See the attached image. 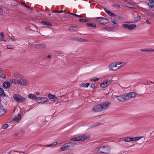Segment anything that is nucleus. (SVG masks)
I'll return each instance as SVG.
<instances>
[{"label":"nucleus","instance_id":"obj_1","mask_svg":"<svg viewBox=\"0 0 154 154\" xmlns=\"http://www.w3.org/2000/svg\"><path fill=\"white\" fill-rule=\"evenodd\" d=\"M110 151V148L108 146H102L94 150V151L97 152L106 154L109 153Z\"/></svg>","mask_w":154,"mask_h":154},{"label":"nucleus","instance_id":"obj_2","mask_svg":"<svg viewBox=\"0 0 154 154\" xmlns=\"http://www.w3.org/2000/svg\"><path fill=\"white\" fill-rule=\"evenodd\" d=\"M89 137L90 136L88 135H84L76 137L71 138H70V140L73 141H83L89 138Z\"/></svg>","mask_w":154,"mask_h":154},{"label":"nucleus","instance_id":"obj_3","mask_svg":"<svg viewBox=\"0 0 154 154\" xmlns=\"http://www.w3.org/2000/svg\"><path fill=\"white\" fill-rule=\"evenodd\" d=\"M13 97L17 102L19 103H23L26 100L25 97L17 94H14L13 96Z\"/></svg>","mask_w":154,"mask_h":154},{"label":"nucleus","instance_id":"obj_4","mask_svg":"<svg viewBox=\"0 0 154 154\" xmlns=\"http://www.w3.org/2000/svg\"><path fill=\"white\" fill-rule=\"evenodd\" d=\"M136 96V94L134 92H131L125 94V97L126 101L133 98Z\"/></svg>","mask_w":154,"mask_h":154},{"label":"nucleus","instance_id":"obj_5","mask_svg":"<svg viewBox=\"0 0 154 154\" xmlns=\"http://www.w3.org/2000/svg\"><path fill=\"white\" fill-rule=\"evenodd\" d=\"M123 27L125 28H126L129 30H132L136 27V25L135 24H128L126 23L122 25Z\"/></svg>","mask_w":154,"mask_h":154},{"label":"nucleus","instance_id":"obj_6","mask_svg":"<svg viewBox=\"0 0 154 154\" xmlns=\"http://www.w3.org/2000/svg\"><path fill=\"white\" fill-rule=\"evenodd\" d=\"M72 145V142H69V143H66L62 145L60 147V149L62 151L68 150L69 149L70 145Z\"/></svg>","mask_w":154,"mask_h":154},{"label":"nucleus","instance_id":"obj_7","mask_svg":"<svg viewBox=\"0 0 154 154\" xmlns=\"http://www.w3.org/2000/svg\"><path fill=\"white\" fill-rule=\"evenodd\" d=\"M94 18L96 20L101 19L99 22L102 24L105 25L108 23L109 22V20L106 18H103L102 17H97Z\"/></svg>","mask_w":154,"mask_h":154},{"label":"nucleus","instance_id":"obj_8","mask_svg":"<svg viewBox=\"0 0 154 154\" xmlns=\"http://www.w3.org/2000/svg\"><path fill=\"white\" fill-rule=\"evenodd\" d=\"M117 62H115L110 64L108 66V68L110 71H116L117 70Z\"/></svg>","mask_w":154,"mask_h":154},{"label":"nucleus","instance_id":"obj_9","mask_svg":"<svg viewBox=\"0 0 154 154\" xmlns=\"http://www.w3.org/2000/svg\"><path fill=\"white\" fill-rule=\"evenodd\" d=\"M110 104V102L109 101L105 102L100 104V105L102 111H104L107 109Z\"/></svg>","mask_w":154,"mask_h":154},{"label":"nucleus","instance_id":"obj_10","mask_svg":"<svg viewBox=\"0 0 154 154\" xmlns=\"http://www.w3.org/2000/svg\"><path fill=\"white\" fill-rule=\"evenodd\" d=\"M29 85V81L26 79L23 78L20 79V85L25 86H28Z\"/></svg>","mask_w":154,"mask_h":154},{"label":"nucleus","instance_id":"obj_11","mask_svg":"<svg viewBox=\"0 0 154 154\" xmlns=\"http://www.w3.org/2000/svg\"><path fill=\"white\" fill-rule=\"evenodd\" d=\"M48 101V99L45 97H39L37 98L36 101L39 103H44Z\"/></svg>","mask_w":154,"mask_h":154},{"label":"nucleus","instance_id":"obj_12","mask_svg":"<svg viewBox=\"0 0 154 154\" xmlns=\"http://www.w3.org/2000/svg\"><path fill=\"white\" fill-rule=\"evenodd\" d=\"M111 83V80L109 79H108L103 82V83H101L100 85V86L102 88H105L109 85Z\"/></svg>","mask_w":154,"mask_h":154},{"label":"nucleus","instance_id":"obj_13","mask_svg":"<svg viewBox=\"0 0 154 154\" xmlns=\"http://www.w3.org/2000/svg\"><path fill=\"white\" fill-rule=\"evenodd\" d=\"M93 110L95 112H100L102 111L100 104L94 106L93 108Z\"/></svg>","mask_w":154,"mask_h":154},{"label":"nucleus","instance_id":"obj_14","mask_svg":"<svg viewBox=\"0 0 154 154\" xmlns=\"http://www.w3.org/2000/svg\"><path fill=\"white\" fill-rule=\"evenodd\" d=\"M78 29V27L77 25H71L69 27V29L71 31H75Z\"/></svg>","mask_w":154,"mask_h":154},{"label":"nucleus","instance_id":"obj_15","mask_svg":"<svg viewBox=\"0 0 154 154\" xmlns=\"http://www.w3.org/2000/svg\"><path fill=\"white\" fill-rule=\"evenodd\" d=\"M140 19V16L137 15V17H134V20L131 21H129L127 22V23H135L139 21Z\"/></svg>","mask_w":154,"mask_h":154},{"label":"nucleus","instance_id":"obj_16","mask_svg":"<svg viewBox=\"0 0 154 154\" xmlns=\"http://www.w3.org/2000/svg\"><path fill=\"white\" fill-rule=\"evenodd\" d=\"M13 121L17 122H19L21 119V115L19 114L15 116L13 118Z\"/></svg>","mask_w":154,"mask_h":154},{"label":"nucleus","instance_id":"obj_17","mask_svg":"<svg viewBox=\"0 0 154 154\" xmlns=\"http://www.w3.org/2000/svg\"><path fill=\"white\" fill-rule=\"evenodd\" d=\"M48 97L50 99L54 102H57L58 101V99L53 95L49 94L48 95Z\"/></svg>","mask_w":154,"mask_h":154},{"label":"nucleus","instance_id":"obj_18","mask_svg":"<svg viewBox=\"0 0 154 154\" xmlns=\"http://www.w3.org/2000/svg\"><path fill=\"white\" fill-rule=\"evenodd\" d=\"M11 82H5L3 83V87L5 88H7L10 87Z\"/></svg>","mask_w":154,"mask_h":154},{"label":"nucleus","instance_id":"obj_19","mask_svg":"<svg viewBox=\"0 0 154 154\" xmlns=\"http://www.w3.org/2000/svg\"><path fill=\"white\" fill-rule=\"evenodd\" d=\"M116 97L120 101H126L125 97V94L122 96H116Z\"/></svg>","mask_w":154,"mask_h":154},{"label":"nucleus","instance_id":"obj_20","mask_svg":"<svg viewBox=\"0 0 154 154\" xmlns=\"http://www.w3.org/2000/svg\"><path fill=\"white\" fill-rule=\"evenodd\" d=\"M104 10L105 12L107 14L109 15L110 16H112V17H115L116 16V15L115 14L112 13L111 11H109L106 8H104Z\"/></svg>","mask_w":154,"mask_h":154},{"label":"nucleus","instance_id":"obj_21","mask_svg":"<svg viewBox=\"0 0 154 154\" xmlns=\"http://www.w3.org/2000/svg\"><path fill=\"white\" fill-rule=\"evenodd\" d=\"M148 5L151 8L154 7V0H149L147 3Z\"/></svg>","mask_w":154,"mask_h":154},{"label":"nucleus","instance_id":"obj_22","mask_svg":"<svg viewBox=\"0 0 154 154\" xmlns=\"http://www.w3.org/2000/svg\"><path fill=\"white\" fill-rule=\"evenodd\" d=\"M35 47L37 48H43L45 47V45L44 44H38L35 45Z\"/></svg>","mask_w":154,"mask_h":154},{"label":"nucleus","instance_id":"obj_23","mask_svg":"<svg viewBox=\"0 0 154 154\" xmlns=\"http://www.w3.org/2000/svg\"><path fill=\"white\" fill-rule=\"evenodd\" d=\"M117 68L118 70L119 69L121 68L124 64L125 63L124 62H117Z\"/></svg>","mask_w":154,"mask_h":154},{"label":"nucleus","instance_id":"obj_24","mask_svg":"<svg viewBox=\"0 0 154 154\" xmlns=\"http://www.w3.org/2000/svg\"><path fill=\"white\" fill-rule=\"evenodd\" d=\"M133 138L130 137H126L124 139V141L125 142H129L133 141Z\"/></svg>","mask_w":154,"mask_h":154},{"label":"nucleus","instance_id":"obj_25","mask_svg":"<svg viewBox=\"0 0 154 154\" xmlns=\"http://www.w3.org/2000/svg\"><path fill=\"white\" fill-rule=\"evenodd\" d=\"M28 97L32 100H35L37 99L35 95L34 94H31L28 95Z\"/></svg>","mask_w":154,"mask_h":154},{"label":"nucleus","instance_id":"obj_26","mask_svg":"<svg viewBox=\"0 0 154 154\" xmlns=\"http://www.w3.org/2000/svg\"><path fill=\"white\" fill-rule=\"evenodd\" d=\"M14 75L15 77L17 78H20V79L23 78V76L19 74L17 72H15Z\"/></svg>","mask_w":154,"mask_h":154},{"label":"nucleus","instance_id":"obj_27","mask_svg":"<svg viewBox=\"0 0 154 154\" xmlns=\"http://www.w3.org/2000/svg\"><path fill=\"white\" fill-rule=\"evenodd\" d=\"M5 110L3 107L0 109V116L3 115L5 112Z\"/></svg>","mask_w":154,"mask_h":154},{"label":"nucleus","instance_id":"obj_28","mask_svg":"<svg viewBox=\"0 0 154 154\" xmlns=\"http://www.w3.org/2000/svg\"><path fill=\"white\" fill-rule=\"evenodd\" d=\"M90 84L89 83H82L80 85L81 87L87 88L89 86Z\"/></svg>","mask_w":154,"mask_h":154},{"label":"nucleus","instance_id":"obj_29","mask_svg":"<svg viewBox=\"0 0 154 154\" xmlns=\"http://www.w3.org/2000/svg\"><path fill=\"white\" fill-rule=\"evenodd\" d=\"M12 82L15 84L20 85V79L19 80L14 79L12 80Z\"/></svg>","mask_w":154,"mask_h":154},{"label":"nucleus","instance_id":"obj_30","mask_svg":"<svg viewBox=\"0 0 154 154\" xmlns=\"http://www.w3.org/2000/svg\"><path fill=\"white\" fill-rule=\"evenodd\" d=\"M87 25L88 27L95 28L96 27V25L95 24L91 23H87Z\"/></svg>","mask_w":154,"mask_h":154},{"label":"nucleus","instance_id":"obj_31","mask_svg":"<svg viewBox=\"0 0 154 154\" xmlns=\"http://www.w3.org/2000/svg\"><path fill=\"white\" fill-rule=\"evenodd\" d=\"M57 144V142H54L53 143L49 145H46L45 146L47 147H51L56 145Z\"/></svg>","mask_w":154,"mask_h":154},{"label":"nucleus","instance_id":"obj_32","mask_svg":"<svg viewBox=\"0 0 154 154\" xmlns=\"http://www.w3.org/2000/svg\"><path fill=\"white\" fill-rule=\"evenodd\" d=\"M99 79L97 78L93 77L91 78L90 79V81L91 82H96L98 81Z\"/></svg>","mask_w":154,"mask_h":154},{"label":"nucleus","instance_id":"obj_33","mask_svg":"<svg viewBox=\"0 0 154 154\" xmlns=\"http://www.w3.org/2000/svg\"><path fill=\"white\" fill-rule=\"evenodd\" d=\"M41 23L45 25H49L50 26H51L52 25L51 23H49L48 22H47L45 21H42Z\"/></svg>","mask_w":154,"mask_h":154},{"label":"nucleus","instance_id":"obj_34","mask_svg":"<svg viewBox=\"0 0 154 154\" xmlns=\"http://www.w3.org/2000/svg\"><path fill=\"white\" fill-rule=\"evenodd\" d=\"M4 38V35L2 32L0 33V41H3Z\"/></svg>","mask_w":154,"mask_h":154},{"label":"nucleus","instance_id":"obj_35","mask_svg":"<svg viewBox=\"0 0 154 154\" xmlns=\"http://www.w3.org/2000/svg\"><path fill=\"white\" fill-rule=\"evenodd\" d=\"M7 48L8 49H13L14 48V46L11 45H8L7 46Z\"/></svg>","mask_w":154,"mask_h":154},{"label":"nucleus","instance_id":"obj_36","mask_svg":"<svg viewBox=\"0 0 154 154\" xmlns=\"http://www.w3.org/2000/svg\"><path fill=\"white\" fill-rule=\"evenodd\" d=\"M133 138V141H137L142 138L140 136L134 137Z\"/></svg>","mask_w":154,"mask_h":154},{"label":"nucleus","instance_id":"obj_37","mask_svg":"<svg viewBox=\"0 0 154 154\" xmlns=\"http://www.w3.org/2000/svg\"><path fill=\"white\" fill-rule=\"evenodd\" d=\"M0 96H5L4 91L3 89L0 88Z\"/></svg>","mask_w":154,"mask_h":154},{"label":"nucleus","instance_id":"obj_38","mask_svg":"<svg viewBox=\"0 0 154 154\" xmlns=\"http://www.w3.org/2000/svg\"><path fill=\"white\" fill-rule=\"evenodd\" d=\"M21 3L23 5H24L26 8H29V9H31V8L29 7L26 5L24 2H22Z\"/></svg>","mask_w":154,"mask_h":154},{"label":"nucleus","instance_id":"obj_39","mask_svg":"<svg viewBox=\"0 0 154 154\" xmlns=\"http://www.w3.org/2000/svg\"><path fill=\"white\" fill-rule=\"evenodd\" d=\"M8 126V125L7 124H5L4 125H2V128L4 129H5Z\"/></svg>","mask_w":154,"mask_h":154},{"label":"nucleus","instance_id":"obj_40","mask_svg":"<svg viewBox=\"0 0 154 154\" xmlns=\"http://www.w3.org/2000/svg\"><path fill=\"white\" fill-rule=\"evenodd\" d=\"M111 22L115 24H117L118 23V22H117V20L115 19L112 20L111 21Z\"/></svg>","mask_w":154,"mask_h":154},{"label":"nucleus","instance_id":"obj_41","mask_svg":"<svg viewBox=\"0 0 154 154\" xmlns=\"http://www.w3.org/2000/svg\"><path fill=\"white\" fill-rule=\"evenodd\" d=\"M146 21L145 22V23H146L148 24H151L152 23L151 22H150L149 20L148 19H145Z\"/></svg>","mask_w":154,"mask_h":154},{"label":"nucleus","instance_id":"obj_42","mask_svg":"<svg viewBox=\"0 0 154 154\" xmlns=\"http://www.w3.org/2000/svg\"><path fill=\"white\" fill-rule=\"evenodd\" d=\"M79 41L81 42H87L88 41V40L80 38L79 40Z\"/></svg>","mask_w":154,"mask_h":154},{"label":"nucleus","instance_id":"obj_43","mask_svg":"<svg viewBox=\"0 0 154 154\" xmlns=\"http://www.w3.org/2000/svg\"><path fill=\"white\" fill-rule=\"evenodd\" d=\"M146 51H148L149 52H153L154 51V49H146Z\"/></svg>","mask_w":154,"mask_h":154},{"label":"nucleus","instance_id":"obj_44","mask_svg":"<svg viewBox=\"0 0 154 154\" xmlns=\"http://www.w3.org/2000/svg\"><path fill=\"white\" fill-rule=\"evenodd\" d=\"M109 27H103L102 28V29L104 30H109Z\"/></svg>","mask_w":154,"mask_h":154},{"label":"nucleus","instance_id":"obj_45","mask_svg":"<svg viewBox=\"0 0 154 154\" xmlns=\"http://www.w3.org/2000/svg\"><path fill=\"white\" fill-rule=\"evenodd\" d=\"M0 77L2 78H5V76L3 74H0Z\"/></svg>","mask_w":154,"mask_h":154},{"label":"nucleus","instance_id":"obj_46","mask_svg":"<svg viewBox=\"0 0 154 154\" xmlns=\"http://www.w3.org/2000/svg\"><path fill=\"white\" fill-rule=\"evenodd\" d=\"M90 87L93 89H95L96 88V87L94 84H91Z\"/></svg>","mask_w":154,"mask_h":154},{"label":"nucleus","instance_id":"obj_47","mask_svg":"<svg viewBox=\"0 0 154 154\" xmlns=\"http://www.w3.org/2000/svg\"><path fill=\"white\" fill-rule=\"evenodd\" d=\"M79 21L81 22H85L87 21L85 19H80Z\"/></svg>","mask_w":154,"mask_h":154},{"label":"nucleus","instance_id":"obj_48","mask_svg":"<svg viewBox=\"0 0 154 154\" xmlns=\"http://www.w3.org/2000/svg\"><path fill=\"white\" fill-rule=\"evenodd\" d=\"M12 152H19V153H20V152L19 151H16V150H13V151L12 150H11L8 153V154H10L12 153Z\"/></svg>","mask_w":154,"mask_h":154},{"label":"nucleus","instance_id":"obj_49","mask_svg":"<svg viewBox=\"0 0 154 154\" xmlns=\"http://www.w3.org/2000/svg\"><path fill=\"white\" fill-rule=\"evenodd\" d=\"M115 7L116 8L119 9L120 8V6L119 5H115Z\"/></svg>","mask_w":154,"mask_h":154},{"label":"nucleus","instance_id":"obj_50","mask_svg":"<svg viewBox=\"0 0 154 154\" xmlns=\"http://www.w3.org/2000/svg\"><path fill=\"white\" fill-rule=\"evenodd\" d=\"M63 11H57V13H62L63 12Z\"/></svg>","mask_w":154,"mask_h":154},{"label":"nucleus","instance_id":"obj_51","mask_svg":"<svg viewBox=\"0 0 154 154\" xmlns=\"http://www.w3.org/2000/svg\"><path fill=\"white\" fill-rule=\"evenodd\" d=\"M127 6L128 8H134V7H133L134 6L133 5H130V6L127 5Z\"/></svg>","mask_w":154,"mask_h":154},{"label":"nucleus","instance_id":"obj_52","mask_svg":"<svg viewBox=\"0 0 154 154\" xmlns=\"http://www.w3.org/2000/svg\"><path fill=\"white\" fill-rule=\"evenodd\" d=\"M9 41L11 42H12L14 41V40L12 38H9Z\"/></svg>","mask_w":154,"mask_h":154},{"label":"nucleus","instance_id":"obj_53","mask_svg":"<svg viewBox=\"0 0 154 154\" xmlns=\"http://www.w3.org/2000/svg\"><path fill=\"white\" fill-rule=\"evenodd\" d=\"M140 50L141 51H146V49H140Z\"/></svg>","mask_w":154,"mask_h":154},{"label":"nucleus","instance_id":"obj_54","mask_svg":"<svg viewBox=\"0 0 154 154\" xmlns=\"http://www.w3.org/2000/svg\"><path fill=\"white\" fill-rule=\"evenodd\" d=\"M2 12V10L1 7H0V13Z\"/></svg>","mask_w":154,"mask_h":154},{"label":"nucleus","instance_id":"obj_55","mask_svg":"<svg viewBox=\"0 0 154 154\" xmlns=\"http://www.w3.org/2000/svg\"><path fill=\"white\" fill-rule=\"evenodd\" d=\"M47 57L48 58H51V56L50 55H49L47 56Z\"/></svg>","mask_w":154,"mask_h":154},{"label":"nucleus","instance_id":"obj_56","mask_svg":"<svg viewBox=\"0 0 154 154\" xmlns=\"http://www.w3.org/2000/svg\"><path fill=\"white\" fill-rule=\"evenodd\" d=\"M3 72V70H2V69L0 68V73H2Z\"/></svg>","mask_w":154,"mask_h":154},{"label":"nucleus","instance_id":"obj_57","mask_svg":"<svg viewBox=\"0 0 154 154\" xmlns=\"http://www.w3.org/2000/svg\"><path fill=\"white\" fill-rule=\"evenodd\" d=\"M68 13V14H71V15H74V14H73V13H71V12H70V13Z\"/></svg>","mask_w":154,"mask_h":154},{"label":"nucleus","instance_id":"obj_58","mask_svg":"<svg viewBox=\"0 0 154 154\" xmlns=\"http://www.w3.org/2000/svg\"><path fill=\"white\" fill-rule=\"evenodd\" d=\"M66 154H74V153L73 152H69L67 153Z\"/></svg>","mask_w":154,"mask_h":154},{"label":"nucleus","instance_id":"obj_59","mask_svg":"<svg viewBox=\"0 0 154 154\" xmlns=\"http://www.w3.org/2000/svg\"><path fill=\"white\" fill-rule=\"evenodd\" d=\"M36 94L38 95H39L40 94V93L38 92H36Z\"/></svg>","mask_w":154,"mask_h":154},{"label":"nucleus","instance_id":"obj_60","mask_svg":"<svg viewBox=\"0 0 154 154\" xmlns=\"http://www.w3.org/2000/svg\"><path fill=\"white\" fill-rule=\"evenodd\" d=\"M57 11H55V10H54L52 12L53 13L55 12V13H57Z\"/></svg>","mask_w":154,"mask_h":154},{"label":"nucleus","instance_id":"obj_61","mask_svg":"<svg viewBox=\"0 0 154 154\" xmlns=\"http://www.w3.org/2000/svg\"><path fill=\"white\" fill-rule=\"evenodd\" d=\"M74 16L79 17V15L75 14Z\"/></svg>","mask_w":154,"mask_h":154},{"label":"nucleus","instance_id":"obj_62","mask_svg":"<svg viewBox=\"0 0 154 154\" xmlns=\"http://www.w3.org/2000/svg\"><path fill=\"white\" fill-rule=\"evenodd\" d=\"M150 82H151L152 83L154 84V82H152L151 81H150Z\"/></svg>","mask_w":154,"mask_h":154},{"label":"nucleus","instance_id":"obj_63","mask_svg":"<svg viewBox=\"0 0 154 154\" xmlns=\"http://www.w3.org/2000/svg\"><path fill=\"white\" fill-rule=\"evenodd\" d=\"M82 17L81 15H79V16L78 17Z\"/></svg>","mask_w":154,"mask_h":154},{"label":"nucleus","instance_id":"obj_64","mask_svg":"<svg viewBox=\"0 0 154 154\" xmlns=\"http://www.w3.org/2000/svg\"><path fill=\"white\" fill-rule=\"evenodd\" d=\"M4 41L5 42H6V40H5Z\"/></svg>","mask_w":154,"mask_h":154}]
</instances>
